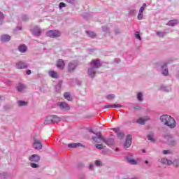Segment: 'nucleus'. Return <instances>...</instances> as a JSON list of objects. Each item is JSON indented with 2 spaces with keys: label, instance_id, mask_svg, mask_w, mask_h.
Instances as JSON below:
<instances>
[{
  "label": "nucleus",
  "instance_id": "nucleus-19",
  "mask_svg": "<svg viewBox=\"0 0 179 179\" xmlns=\"http://www.w3.org/2000/svg\"><path fill=\"white\" fill-rule=\"evenodd\" d=\"M57 66L59 69H64V68H65V62L59 59L57 62Z\"/></svg>",
  "mask_w": 179,
  "mask_h": 179
},
{
  "label": "nucleus",
  "instance_id": "nucleus-14",
  "mask_svg": "<svg viewBox=\"0 0 179 179\" xmlns=\"http://www.w3.org/2000/svg\"><path fill=\"white\" fill-rule=\"evenodd\" d=\"M159 162L162 163V164H165L166 166H171V164H173V161L164 157L159 159Z\"/></svg>",
  "mask_w": 179,
  "mask_h": 179
},
{
  "label": "nucleus",
  "instance_id": "nucleus-51",
  "mask_svg": "<svg viewBox=\"0 0 179 179\" xmlns=\"http://www.w3.org/2000/svg\"><path fill=\"white\" fill-rule=\"evenodd\" d=\"M22 20L26 21L29 20V17H27V15H22Z\"/></svg>",
  "mask_w": 179,
  "mask_h": 179
},
{
  "label": "nucleus",
  "instance_id": "nucleus-24",
  "mask_svg": "<svg viewBox=\"0 0 179 179\" xmlns=\"http://www.w3.org/2000/svg\"><path fill=\"white\" fill-rule=\"evenodd\" d=\"M1 41H4L5 43L8 41H10V36L5 34L1 36Z\"/></svg>",
  "mask_w": 179,
  "mask_h": 179
},
{
  "label": "nucleus",
  "instance_id": "nucleus-25",
  "mask_svg": "<svg viewBox=\"0 0 179 179\" xmlns=\"http://www.w3.org/2000/svg\"><path fill=\"white\" fill-rule=\"evenodd\" d=\"M45 125H48L50 124H54L52 122V117L51 115L46 117V120L44 122Z\"/></svg>",
  "mask_w": 179,
  "mask_h": 179
},
{
  "label": "nucleus",
  "instance_id": "nucleus-46",
  "mask_svg": "<svg viewBox=\"0 0 179 179\" xmlns=\"http://www.w3.org/2000/svg\"><path fill=\"white\" fill-rule=\"evenodd\" d=\"M95 164L97 167H100V166H101V162H100V160H96Z\"/></svg>",
  "mask_w": 179,
  "mask_h": 179
},
{
  "label": "nucleus",
  "instance_id": "nucleus-44",
  "mask_svg": "<svg viewBox=\"0 0 179 179\" xmlns=\"http://www.w3.org/2000/svg\"><path fill=\"white\" fill-rule=\"evenodd\" d=\"M65 6H66V4H65V3H64V2H61L59 4V9H62V8H65Z\"/></svg>",
  "mask_w": 179,
  "mask_h": 179
},
{
  "label": "nucleus",
  "instance_id": "nucleus-63",
  "mask_svg": "<svg viewBox=\"0 0 179 179\" xmlns=\"http://www.w3.org/2000/svg\"><path fill=\"white\" fill-rule=\"evenodd\" d=\"M1 97H2V96H0V100H1Z\"/></svg>",
  "mask_w": 179,
  "mask_h": 179
},
{
  "label": "nucleus",
  "instance_id": "nucleus-1",
  "mask_svg": "<svg viewBox=\"0 0 179 179\" xmlns=\"http://www.w3.org/2000/svg\"><path fill=\"white\" fill-rule=\"evenodd\" d=\"M100 66H101L100 60L99 59L92 60L90 64V68L88 69V71H87L88 76H90V78H92V79H93V78L96 76V73H97V71H96V69H99Z\"/></svg>",
  "mask_w": 179,
  "mask_h": 179
},
{
  "label": "nucleus",
  "instance_id": "nucleus-61",
  "mask_svg": "<svg viewBox=\"0 0 179 179\" xmlns=\"http://www.w3.org/2000/svg\"><path fill=\"white\" fill-rule=\"evenodd\" d=\"M17 29H18V30H22V27H17Z\"/></svg>",
  "mask_w": 179,
  "mask_h": 179
},
{
  "label": "nucleus",
  "instance_id": "nucleus-3",
  "mask_svg": "<svg viewBox=\"0 0 179 179\" xmlns=\"http://www.w3.org/2000/svg\"><path fill=\"white\" fill-rule=\"evenodd\" d=\"M47 37H50V38H57V37H61V32L57 29L50 30L46 32Z\"/></svg>",
  "mask_w": 179,
  "mask_h": 179
},
{
  "label": "nucleus",
  "instance_id": "nucleus-37",
  "mask_svg": "<svg viewBox=\"0 0 179 179\" xmlns=\"http://www.w3.org/2000/svg\"><path fill=\"white\" fill-rule=\"evenodd\" d=\"M137 18H138V20H142V19H143V13H141V11H139Z\"/></svg>",
  "mask_w": 179,
  "mask_h": 179
},
{
  "label": "nucleus",
  "instance_id": "nucleus-49",
  "mask_svg": "<svg viewBox=\"0 0 179 179\" xmlns=\"http://www.w3.org/2000/svg\"><path fill=\"white\" fill-rule=\"evenodd\" d=\"M163 155H170V153H171V151L169 150H165L162 152Z\"/></svg>",
  "mask_w": 179,
  "mask_h": 179
},
{
  "label": "nucleus",
  "instance_id": "nucleus-21",
  "mask_svg": "<svg viewBox=\"0 0 179 179\" xmlns=\"http://www.w3.org/2000/svg\"><path fill=\"white\" fill-rule=\"evenodd\" d=\"M178 24V20H171L166 23V26H177Z\"/></svg>",
  "mask_w": 179,
  "mask_h": 179
},
{
  "label": "nucleus",
  "instance_id": "nucleus-42",
  "mask_svg": "<svg viewBox=\"0 0 179 179\" xmlns=\"http://www.w3.org/2000/svg\"><path fill=\"white\" fill-rule=\"evenodd\" d=\"M3 22V13L0 12V24H2Z\"/></svg>",
  "mask_w": 179,
  "mask_h": 179
},
{
  "label": "nucleus",
  "instance_id": "nucleus-20",
  "mask_svg": "<svg viewBox=\"0 0 179 179\" xmlns=\"http://www.w3.org/2000/svg\"><path fill=\"white\" fill-rule=\"evenodd\" d=\"M164 139H166L165 142H169L170 143V145H176V141H171V137H170V135L166 134L165 136H164Z\"/></svg>",
  "mask_w": 179,
  "mask_h": 179
},
{
  "label": "nucleus",
  "instance_id": "nucleus-7",
  "mask_svg": "<svg viewBox=\"0 0 179 179\" xmlns=\"http://www.w3.org/2000/svg\"><path fill=\"white\" fill-rule=\"evenodd\" d=\"M33 148L34 149H36V150H40L43 149V144L40 140L34 138L33 143Z\"/></svg>",
  "mask_w": 179,
  "mask_h": 179
},
{
  "label": "nucleus",
  "instance_id": "nucleus-9",
  "mask_svg": "<svg viewBox=\"0 0 179 179\" xmlns=\"http://www.w3.org/2000/svg\"><path fill=\"white\" fill-rule=\"evenodd\" d=\"M132 143V135L129 134L126 137V141L124 144V149H128Z\"/></svg>",
  "mask_w": 179,
  "mask_h": 179
},
{
  "label": "nucleus",
  "instance_id": "nucleus-50",
  "mask_svg": "<svg viewBox=\"0 0 179 179\" xmlns=\"http://www.w3.org/2000/svg\"><path fill=\"white\" fill-rule=\"evenodd\" d=\"M95 147L96 148V149H99V150L103 149V145L101 144H96Z\"/></svg>",
  "mask_w": 179,
  "mask_h": 179
},
{
  "label": "nucleus",
  "instance_id": "nucleus-33",
  "mask_svg": "<svg viewBox=\"0 0 179 179\" xmlns=\"http://www.w3.org/2000/svg\"><path fill=\"white\" fill-rule=\"evenodd\" d=\"M172 164L174 167H179V159H176L172 162Z\"/></svg>",
  "mask_w": 179,
  "mask_h": 179
},
{
  "label": "nucleus",
  "instance_id": "nucleus-30",
  "mask_svg": "<svg viewBox=\"0 0 179 179\" xmlns=\"http://www.w3.org/2000/svg\"><path fill=\"white\" fill-rule=\"evenodd\" d=\"M86 34L89 37H91V38H94V37H96V34L92 31H86Z\"/></svg>",
  "mask_w": 179,
  "mask_h": 179
},
{
  "label": "nucleus",
  "instance_id": "nucleus-29",
  "mask_svg": "<svg viewBox=\"0 0 179 179\" xmlns=\"http://www.w3.org/2000/svg\"><path fill=\"white\" fill-rule=\"evenodd\" d=\"M145 121H148V118L140 117V118L137 120V122H138V124H141V125H145Z\"/></svg>",
  "mask_w": 179,
  "mask_h": 179
},
{
  "label": "nucleus",
  "instance_id": "nucleus-23",
  "mask_svg": "<svg viewBox=\"0 0 179 179\" xmlns=\"http://www.w3.org/2000/svg\"><path fill=\"white\" fill-rule=\"evenodd\" d=\"M52 118L53 124H58L61 121V117L55 115H51Z\"/></svg>",
  "mask_w": 179,
  "mask_h": 179
},
{
  "label": "nucleus",
  "instance_id": "nucleus-5",
  "mask_svg": "<svg viewBox=\"0 0 179 179\" xmlns=\"http://www.w3.org/2000/svg\"><path fill=\"white\" fill-rule=\"evenodd\" d=\"M124 159L127 160V163H129V164H131L133 166L138 164V162H136V160H135L132 158V154H131V153H129L127 155V156H126L124 157Z\"/></svg>",
  "mask_w": 179,
  "mask_h": 179
},
{
  "label": "nucleus",
  "instance_id": "nucleus-18",
  "mask_svg": "<svg viewBox=\"0 0 179 179\" xmlns=\"http://www.w3.org/2000/svg\"><path fill=\"white\" fill-rule=\"evenodd\" d=\"M17 90L20 93L24 92V90H26V85H24V84L18 83L17 85Z\"/></svg>",
  "mask_w": 179,
  "mask_h": 179
},
{
  "label": "nucleus",
  "instance_id": "nucleus-55",
  "mask_svg": "<svg viewBox=\"0 0 179 179\" xmlns=\"http://www.w3.org/2000/svg\"><path fill=\"white\" fill-rule=\"evenodd\" d=\"M93 167H94V166L92 164H90V170H93Z\"/></svg>",
  "mask_w": 179,
  "mask_h": 179
},
{
  "label": "nucleus",
  "instance_id": "nucleus-39",
  "mask_svg": "<svg viewBox=\"0 0 179 179\" xmlns=\"http://www.w3.org/2000/svg\"><path fill=\"white\" fill-rule=\"evenodd\" d=\"M30 166L32 167V169H38L40 167L38 164L35 163H31Z\"/></svg>",
  "mask_w": 179,
  "mask_h": 179
},
{
  "label": "nucleus",
  "instance_id": "nucleus-47",
  "mask_svg": "<svg viewBox=\"0 0 179 179\" xmlns=\"http://www.w3.org/2000/svg\"><path fill=\"white\" fill-rule=\"evenodd\" d=\"M117 136H118V138H120V139H122V138H124V133H122V132H119V133H117Z\"/></svg>",
  "mask_w": 179,
  "mask_h": 179
},
{
  "label": "nucleus",
  "instance_id": "nucleus-36",
  "mask_svg": "<svg viewBox=\"0 0 179 179\" xmlns=\"http://www.w3.org/2000/svg\"><path fill=\"white\" fill-rule=\"evenodd\" d=\"M136 15V10H130L128 13L129 16H135Z\"/></svg>",
  "mask_w": 179,
  "mask_h": 179
},
{
  "label": "nucleus",
  "instance_id": "nucleus-27",
  "mask_svg": "<svg viewBox=\"0 0 179 179\" xmlns=\"http://www.w3.org/2000/svg\"><path fill=\"white\" fill-rule=\"evenodd\" d=\"M49 76L51 78H53L54 79H57V78H58V73H57V72H55L54 71H49Z\"/></svg>",
  "mask_w": 179,
  "mask_h": 179
},
{
  "label": "nucleus",
  "instance_id": "nucleus-54",
  "mask_svg": "<svg viewBox=\"0 0 179 179\" xmlns=\"http://www.w3.org/2000/svg\"><path fill=\"white\" fill-rule=\"evenodd\" d=\"M27 75H31V70H27Z\"/></svg>",
  "mask_w": 179,
  "mask_h": 179
},
{
  "label": "nucleus",
  "instance_id": "nucleus-4",
  "mask_svg": "<svg viewBox=\"0 0 179 179\" xmlns=\"http://www.w3.org/2000/svg\"><path fill=\"white\" fill-rule=\"evenodd\" d=\"M15 68L17 69H26L27 68H29V64L26 63V62L20 61L16 63Z\"/></svg>",
  "mask_w": 179,
  "mask_h": 179
},
{
  "label": "nucleus",
  "instance_id": "nucleus-12",
  "mask_svg": "<svg viewBox=\"0 0 179 179\" xmlns=\"http://www.w3.org/2000/svg\"><path fill=\"white\" fill-rule=\"evenodd\" d=\"M76 66H78V63L76 62H70L68 66L69 72H73V71L76 69Z\"/></svg>",
  "mask_w": 179,
  "mask_h": 179
},
{
  "label": "nucleus",
  "instance_id": "nucleus-17",
  "mask_svg": "<svg viewBox=\"0 0 179 179\" xmlns=\"http://www.w3.org/2000/svg\"><path fill=\"white\" fill-rule=\"evenodd\" d=\"M122 107V105L118 103V104H109V105H105L103 108H121Z\"/></svg>",
  "mask_w": 179,
  "mask_h": 179
},
{
  "label": "nucleus",
  "instance_id": "nucleus-59",
  "mask_svg": "<svg viewBox=\"0 0 179 179\" xmlns=\"http://www.w3.org/2000/svg\"><path fill=\"white\" fill-rule=\"evenodd\" d=\"M115 61H116V62H120V59H116Z\"/></svg>",
  "mask_w": 179,
  "mask_h": 179
},
{
  "label": "nucleus",
  "instance_id": "nucleus-40",
  "mask_svg": "<svg viewBox=\"0 0 179 179\" xmlns=\"http://www.w3.org/2000/svg\"><path fill=\"white\" fill-rule=\"evenodd\" d=\"M146 8V3H143V6L140 8L139 12H141L143 13V11L145 10V8Z\"/></svg>",
  "mask_w": 179,
  "mask_h": 179
},
{
  "label": "nucleus",
  "instance_id": "nucleus-52",
  "mask_svg": "<svg viewBox=\"0 0 179 179\" xmlns=\"http://www.w3.org/2000/svg\"><path fill=\"white\" fill-rule=\"evenodd\" d=\"M113 130L114 132H118V131H120V128H113Z\"/></svg>",
  "mask_w": 179,
  "mask_h": 179
},
{
  "label": "nucleus",
  "instance_id": "nucleus-45",
  "mask_svg": "<svg viewBox=\"0 0 179 179\" xmlns=\"http://www.w3.org/2000/svg\"><path fill=\"white\" fill-rule=\"evenodd\" d=\"M115 34H120L121 30L119 28H115Z\"/></svg>",
  "mask_w": 179,
  "mask_h": 179
},
{
  "label": "nucleus",
  "instance_id": "nucleus-38",
  "mask_svg": "<svg viewBox=\"0 0 179 179\" xmlns=\"http://www.w3.org/2000/svg\"><path fill=\"white\" fill-rule=\"evenodd\" d=\"M115 95L114 94H108L106 96V99L108 100H113V99H115Z\"/></svg>",
  "mask_w": 179,
  "mask_h": 179
},
{
  "label": "nucleus",
  "instance_id": "nucleus-2",
  "mask_svg": "<svg viewBox=\"0 0 179 179\" xmlns=\"http://www.w3.org/2000/svg\"><path fill=\"white\" fill-rule=\"evenodd\" d=\"M160 120L164 125L166 127H169V128H176L177 124L176 123V120L171 117V116L169 115H164L160 117Z\"/></svg>",
  "mask_w": 179,
  "mask_h": 179
},
{
  "label": "nucleus",
  "instance_id": "nucleus-34",
  "mask_svg": "<svg viewBox=\"0 0 179 179\" xmlns=\"http://www.w3.org/2000/svg\"><path fill=\"white\" fill-rule=\"evenodd\" d=\"M143 94H142L141 92H139L138 94H137V99H138V101H143Z\"/></svg>",
  "mask_w": 179,
  "mask_h": 179
},
{
  "label": "nucleus",
  "instance_id": "nucleus-6",
  "mask_svg": "<svg viewBox=\"0 0 179 179\" xmlns=\"http://www.w3.org/2000/svg\"><path fill=\"white\" fill-rule=\"evenodd\" d=\"M57 106L59 107L60 110H62V111H69L71 108L69 105H68V103L66 102H58Z\"/></svg>",
  "mask_w": 179,
  "mask_h": 179
},
{
  "label": "nucleus",
  "instance_id": "nucleus-60",
  "mask_svg": "<svg viewBox=\"0 0 179 179\" xmlns=\"http://www.w3.org/2000/svg\"><path fill=\"white\" fill-rule=\"evenodd\" d=\"M142 152L143 153H146V150H142Z\"/></svg>",
  "mask_w": 179,
  "mask_h": 179
},
{
  "label": "nucleus",
  "instance_id": "nucleus-31",
  "mask_svg": "<svg viewBox=\"0 0 179 179\" xmlns=\"http://www.w3.org/2000/svg\"><path fill=\"white\" fill-rule=\"evenodd\" d=\"M102 31H104L105 33H108V34H110V33H111L110 28H108V27H107V26H103Z\"/></svg>",
  "mask_w": 179,
  "mask_h": 179
},
{
  "label": "nucleus",
  "instance_id": "nucleus-56",
  "mask_svg": "<svg viewBox=\"0 0 179 179\" xmlns=\"http://www.w3.org/2000/svg\"><path fill=\"white\" fill-rule=\"evenodd\" d=\"M90 132L91 134H94V135H96V132L93 131L92 129H90Z\"/></svg>",
  "mask_w": 179,
  "mask_h": 179
},
{
  "label": "nucleus",
  "instance_id": "nucleus-28",
  "mask_svg": "<svg viewBox=\"0 0 179 179\" xmlns=\"http://www.w3.org/2000/svg\"><path fill=\"white\" fill-rule=\"evenodd\" d=\"M64 99L66 100H68L69 101H72V96H71V94L69 92H65L64 94Z\"/></svg>",
  "mask_w": 179,
  "mask_h": 179
},
{
  "label": "nucleus",
  "instance_id": "nucleus-53",
  "mask_svg": "<svg viewBox=\"0 0 179 179\" xmlns=\"http://www.w3.org/2000/svg\"><path fill=\"white\" fill-rule=\"evenodd\" d=\"M66 2H68L69 3H73V2L75 1V0H66Z\"/></svg>",
  "mask_w": 179,
  "mask_h": 179
},
{
  "label": "nucleus",
  "instance_id": "nucleus-13",
  "mask_svg": "<svg viewBox=\"0 0 179 179\" xmlns=\"http://www.w3.org/2000/svg\"><path fill=\"white\" fill-rule=\"evenodd\" d=\"M29 162H33L34 163H38L40 162V157L38 155L34 154L29 157Z\"/></svg>",
  "mask_w": 179,
  "mask_h": 179
},
{
  "label": "nucleus",
  "instance_id": "nucleus-48",
  "mask_svg": "<svg viewBox=\"0 0 179 179\" xmlns=\"http://www.w3.org/2000/svg\"><path fill=\"white\" fill-rule=\"evenodd\" d=\"M6 178V173H0V179H5Z\"/></svg>",
  "mask_w": 179,
  "mask_h": 179
},
{
  "label": "nucleus",
  "instance_id": "nucleus-35",
  "mask_svg": "<svg viewBox=\"0 0 179 179\" xmlns=\"http://www.w3.org/2000/svg\"><path fill=\"white\" fill-rule=\"evenodd\" d=\"M18 106L20 107H23L24 106H27V102L24 101H18Z\"/></svg>",
  "mask_w": 179,
  "mask_h": 179
},
{
  "label": "nucleus",
  "instance_id": "nucleus-43",
  "mask_svg": "<svg viewBox=\"0 0 179 179\" xmlns=\"http://www.w3.org/2000/svg\"><path fill=\"white\" fill-rule=\"evenodd\" d=\"M148 141H151V142H155V138H153V135L149 134L148 136Z\"/></svg>",
  "mask_w": 179,
  "mask_h": 179
},
{
  "label": "nucleus",
  "instance_id": "nucleus-8",
  "mask_svg": "<svg viewBox=\"0 0 179 179\" xmlns=\"http://www.w3.org/2000/svg\"><path fill=\"white\" fill-rule=\"evenodd\" d=\"M95 136L92 137V140L94 142H96L97 143H100V142H103V139L104 138V137L101 135V132H96L95 134Z\"/></svg>",
  "mask_w": 179,
  "mask_h": 179
},
{
  "label": "nucleus",
  "instance_id": "nucleus-58",
  "mask_svg": "<svg viewBox=\"0 0 179 179\" xmlns=\"http://www.w3.org/2000/svg\"><path fill=\"white\" fill-rule=\"evenodd\" d=\"M62 83V82L59 81V82L58 83L59 86H61Z\"/></svg>",
  "mask_w": 179,
  "mask_h": 179
},
{
  "label": "nucleus",
  "instance_id": "nucleus-11",
  "mask_svg": "<svg viewBox=\"0 0 179 179\" xmlns=\"http://www.w3.org/2000/svg\"><path fill=\"white\" fill-rule=\"evenodd\" d=\"M32 34L36 37H40L41 36V29L38 27H34L32 29Z\"/></svg>",
  "mask_w": 179,
  "mask_h": 179
},
{
  "label": "nucleus",
  "instance_id": "nucleus-16",
  "mask_svg": "<svg viewBox=\"0 0 179 179\" xmlns=\"http://www.w3.org/2000/svg\"><path fill=\"white\" fill-rule=\"evenodd\" d=\"M167 33H170V29H165L164 31H156V34L157 36H158V37H164V36H166V34H167Z\"/></svg>",
  "mask_w": 179,
  "mask_h": 179
},
{
  "label": "nucleus",
  "instance_id": "nucleus-10",
  "mask_svg": "<svg viewBox=\"0 0 179 179\" xmlns=\"http://www.w3.org/2000/svg\"><path fill=\"white\" fill-rule=\"evenodd\" d=\"M103 142L108 146H111L114 145V138L113 137H109L108 138H106L103 137Z\"/></svg>",
  "mask_w": 179,
  "mask_h": 179
},
{
  "label": "nucleus",
  "instance_id": "nucleus-32",
  "mask_svg": "<svg viewBox=\"0 0 179 179\" xmlns=\"http://www.w3.org/2000/svg\"><path fill=\"white\" fill-rule=\"evenodd\" d=\"M161 90H162V92H170L171 90V87L161 86Z\"/></svg>",
  "mask_w": 179,
  "mask_h": 179
},
{
  "label": "nucleus",
  "instance_id": "nucleus-22",
  "mask_svg": "<svg viewBox=\"0 0 179 179\" xmlns=\"http://www.w3.org/2000/svg\"><path fill=\"white\" fill-rule=\"evenodd\" d=\"M79 146H82V144H80V143H73L68 144V148H71L73 149L79 148Z\"/></svg>",
  "mask_w": 179,
  "mask_h": 179
},
{
  "label": "nucleus",
  "instance_id": "nucleus-41",
  "mask_svg": "<svg viewBox=\"0 0 179 179\" xmlns=\"http://www.w3.org/2000/svg\"><path fill=\"white\" fill-rule=\"evenodd\" d=\"M136 38L139 40L140 41L142 40V38L141 37V35L139 34V31H136L135 34Z\"/></svg>",
  "mask_w": 179,
  "mask_h": 179
},
{
  "label": "nucleus",
  "instance_id": "nucleus-26",
  "mask_svg": "<svg viewBox=\"0 0 179 179\" xmlns=\"http://www.w3.org/2000/svg\"><path fill=\"white\" fill-rule=\"evenodd\" d=\"M18 51H20V52H26V51H27V47L24 45H21L18 47Z\"/></svg>",
  "mask_w": 179,
  "mask_h": 179
},
{
  "label": "nucleus",
  "instance_id": "nucleus-57",
  "mask_svg": "<svg viewBox=\"0 0 179 179\" xmlns=\"http://www.w3.org/2000/svg\"><path fill=\"white\" fill-rule=\"evenodd\" d=\"M145 164H149V161L145 160Z\"/></svg>",
  "mask_w": 179,
  "mask_h": 179
},
{
  "label": "nucleus",
  "instance_id": "nucleus-15",
  "mask_svg": "<svg viewBox=\"0 0 179 179\" xmlns=\"http://www.w3.org/2000/svg\"><path fill=\"white\" fill-rule=\"evenodd\" d=\"M162 73L164 76L169 75V69H167V64H164L162 66Z\"/></svg>",
  "mask_w": 179,
  "mask_h": 179
},
{
  "label": "nucleus",
  "instance_id": "nucleus-62",
  "mask_svg": "<svg viewBox=\"0 0 179 179\" xmlns=\"http://www.w3.org/2000/svg\"><path fill=\"white\" fill-rule=\"evenodd\" d=\"M115 152H118V148H116V149H115Z\"/></svg>",
  "mask_w": 179,
  "mask_h": 179
}]
</instances>
